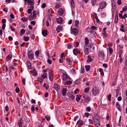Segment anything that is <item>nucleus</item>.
<instances>
[{
	"mask_svg": "<svg viewBox=\"0 0 127 127\" xmlns=\"http://www.w3.org/2000/svg\"><path fill=\"white\" fill-rule=\"evenodd\" d=\"M106 3L105 2L102 1L99 4V7L101 9H104L106 5Z\"/></svg>",
	"mask_w": 127,
	"mask_h": 127,
	"instance_id": "7ed1b4c3",
	"label": "nucleus"
},
{
	"mask_svg": "<svg viewBox=\"0 0 127 127\" xmlns=\"http://www.w3.org/2000/svg\"><path fill=\"white\" fill-rule=\"evenodd\" d=\"M33 17H35L36 16V12L35 11H33Z\"/></svg>",
	"mask_w": 127,
	"mask_h": 127,
	"instance_id": "864d4df0",
	"label": "nucleus"
},
{
	"mask_svg": "<svg viewBox=\"0 0 127 127\" xmlns=\"http://www.w3.org/2000/svg\"><path fill=\"white\" fill-rule=\"evenodd\" d=\"M49 78L50 80L51 81H53V77L52 76V73L49 72L48 74Z\"/></svg>",
	"mask_w": 127,
	"mask_h": 127,
	"instance_id": "9b49d317",
	"label": "nucleus"
},
{
	"mask_svg": "<svg viewBox=\"0 0 127 127\" xmlns=\"http://www.w3.org/2000/svg\"><path fill=\"white\" fill-rule=\"evenodd\" d=\"M38 80L40 82H42L43 81V80L42 78L41 77H39L38 78Z\"/></svg>",
	"mask_w": 127,
	"mask_h": 127,
	"instance_id": "6e6d98bb",
	"label": "nucleus"
},
{
	"mask_svg": "<svg viewBox=\"0 0 127 127\" xmlns=\"http://www.w3.org/2000/svg\"><path fill=\"white\" fill-rule=\"evenodd\" d=\"M29 19V18L28 17L27 18H25V17H23L21 18V20L23 22H25L26 21H27Z\"/></svg>",
	"mask_w": 127,
	"mask_h": 127,
	"instance_id": "bb28decb",
	"label": "nucleus"
},
{
	"mask_svg": "<svg viewBox=\"0 0 127 127\" xmlns=\"http://www.w3.org/2000/svg\"><path fill=\"white\" fill-rule=\"evenodd\" d=\"M122 10L124 11H126L127 10V7L126 6L122 8Z\"/></svg>",
	"mask_w": 127,
	"mask_h": 127,
	"instance_id": "052dcab7",
	"label": "nucleus"
},
{
	"mask_svg": "<svg viewBox=\"0 0 127 127\" xmlns=\"http://www.w3.org/2000/svg\"><path fill=\"white\" fill-rule=\"evenodd\" d=\"M54 88L57 91H59L60 90V87L58 84L55 83L54 84Z\"/></svg>",
	"mask_w": 127,
	"mask_h": 127,
	"instance_id": "0eeeda50",
	"label": "nucleus"
},
{
	"mask_svg": "<svg viewBox=\"0 0 127 127\" xmlns=\"http://www.w3.org/2000/svg\"><path fill=\"white\" fill-rule=\"evenodd\" d=\"M93 120L95 123H99L100 120L99 116L97 115H95L94 117Z\"/></svg>",
	"mask_w": 127,
	"mask_h": 127,
	"instance_id": "20e7f679",
	"label": "nucleus"
},
{
	"mask_svg": "<svg viewBox=\"0 0 127 127\" xmlns=\"http://www.w3.org/2000/svg\"><path fill=\"white\" fill-rule=\"evenodd\" d=\"M12 58V55L9 54L6 58L5 60L8 61Z\"/></svg>",
	"mask_w": 127,
	"mask_h": 127,
	"instance_id": "4be33fe9",
	"label": "nucleus"
},
{
	"mask_svg": "<svg viewBox=\"0 0 127 127\" xmlns=\"http://www.w3.org/2000/svg\"><path fill=\"white\" fill-rule=\"evenodd\" d=\"M80 98V96L79 95H77L76 97V101L77 102L79 101Z\"/></svg>",
	"mask_w": 127,
	"mask_h": 127,
	"instance_id": "c756f323",
	"label": "nucleus"
},
{
	"mask_svg": "<svg viewBox=\"0 0 127 127\" xmlns=\"http://www.w3.org/2000/svg\"><path fill=\"white\" fill-rule=\"evenodd\" d=\"M86 70L87 71H88L90 68V66L89 65H86L85 66Z\"/></svg>",
	"mask_w": 127,
	"mask_h": 127,
	"instance_id": "c9c22d12",
	"label": "nucleus"
},
{
	"mask_svg": "<svg viewBox=\"0 0 127 127\" xmlns=\"http://www.w3.org/2000/svg\"><path fill=\"white\" fill-rule=\"evenodd\" d=\"M31 110L33 112H34L35 111V108H34V106H32L31 107Z\"/></svg>",
	"mask_w": 127,
	"mask_h": 127,
	"instance_id": "69168bd1",
	"label": "nucleus"
},
{
	"mask_svg": "<svg viewBox=\"0 0 127 127\" xmlns=\"http://www.w3.org/2000/svg\"><path fill=\"white\" fill-rule=\"evenodd\" d=\"M39 54V51H35V55L37 58H38V55Z\"/></svg>",
	"mask_w": 127,
	"mask_h": 127,
	"instance_id": "e433bc0d",
	"label": "nucleus"
},
{
	"mask_svg": "<svg viewBox=\"0 0 127 127\" xmlns=\"http://www.w3.org/2000/svg\"><path fill=\"white\" fill-rule=\"evenodd\" d=\"M23 39L25 41H27L29 40V38L28 37L24 36V37Z\"/></svg>",
	"mask_w": 127,
	"mask_h": 127,
	"instance_id": "f704fd0d",
	"label": "nucleus"
},
{
	"mask_svg": "<svg viewBox=\"0 0 127 127\" xmlns=\"http://www.w3.org/2000/svg\"><path fill=\"white\" fill-rule=\"evenodd\" d=\"M72 45L71 44H69L67 45V48L68 49H70L72 47Z\"/></svg>",
	"mask_w": 127,
	"mask_h": 127,
	"instance_id": "13d9d810",
	"label": "nucleus"
},
{
	"mask_svg": "<svg viewBox=\"0 0 127 127\" xmlns=\"http://www.w3.org/2000/svg\"><path fill=\"white\" fill-rule=\"evenodd\" d=\"M96 0H92V3L93 6H94L95 5V4L96 3Z\"/></svg>",
	"mask_w": 127,
	"mask_h": 127,
	"instance_id": "49530a36",
	"label": "nucleus"
},
{
	"mask_svg": "<svg viewBox=\"0 0 127 127\" xmlns=\"http://www.w3.org/2000/svg\"><path fill=\"white\" fill-rule=\"evenodd\" d=\"M108 49L110 52L109 54L111 55L113 52V49L111 47H109L108 48Z\"/></svg>",
	"mask_w": 127,
	"mask_h": 127,
	"instance_id": "58836bf2",
	"label": "nucleus"
},
{
	"mask_svg": "<svg viewBox=\"0 0 127 127\" xmlns=\"http://www.w3.org/2000/svg\"><path fill=\"white\" fill-rule=\"evenodd\" d=\"M25 30L23 29H21L20 31V34L21 35H23L25 33Z\"/></svg>",
	"mask_w": 127,
	"mask_h": 127,
	"instance_id": "c85d7f7f",
	"label": "nucleus"
},
{
	"mask_svg": "<svg viewBox=\"0 0 127 127\" xmlns=\"http://www.w3.org/2000/svg\"><path fill=\"white\" fill-rule=\"evenodd\" d=\"M93 61V60L91 58V57L90 56H88V60H87V62L88 63L92 62Z\"/></svg>",
	"mask_w": 127,
	"mask_h": 127,
	"instance_id": "cd10ccee",
	"label": "nucleus"
},
{
	"mask_svg": "<svg viewBox=\"0 0 127 127\" xmlns=\"http://www.w3.org/2000/svg\"><path fill=\"white\" fill-rule=\"evenodd\" d=\"M71 4L73 7L74 8L75 7L74 2L73 0H71Z\"/></svg>",
	"mask_w": 127,
	"mask_h": 127,
	"instance_id": "473e14b6",
	"label": "nucleus"
},
{
	"mask_svg": "<svg viewBox=\"0 0 127 127\" xmlns=\"http://www.w3.org/2000/svg\"><path fill=\"white\" fill-rule=\"evenodd\" d=\"M31 14L29 16L28 18H29V20L30 21H31V20H32L35 17H33V15H32Z\"/></svg>",
	"mask_w": 127,
	"mask_h": 127,
	"instance_id": "a19ab883",
	"label": "nucleus"
},
{
	"mask_svg": "<svg viewBox=\"0 0 127 127\" xmlns=\"http://www.w3.org/2000/svg\"><path fill=\"white\" fill-rule=\"evenodd\" d=\"M101 15L103 16L104 17L105 16H106V13L105 12L103 11H101Z\"/></svg>",
	"mask_w": 127,
	"mask_h": 127,
	"instance_id": "37998d69",
	"label": "nucleus"
},
{
	"mask_svg": "<svg viewBox=\"0 0 127 127\" xmlns=\"http://www.w3.org/2000/svg\"><path fill=\"white\" fill-rule=\"evenodd\" d=\"M79 22V21L78 20H76L75 21V25L76 27H77L78 25V23Z\"/></svg>",
	"mask_w": 127,
	"mask_h": 127,
	"instance_id": "09e8293b",
	"label": "nucleus"
},
{
	"mask_svg": "<svg viewBox=\"0 0 127 127\" xmlns=\"http://www.w3.org/2000/svg\"><path fill=\"white\" fill-rule=\"evenodd\" d=\"M92 93L94 96L97 95L98 93V88L96 87L93 88L92 90Z\"/></svg>",
	"mask_w": 127,
	"mask_h": 127,
	"instance_id": "f03ea898",
	"label": "nucleus"
},
{
	"mask_svg": "<svg viewBox=\"0 0 127 127\" xmlns=\"http://www.w3.org/2000/svg\"><path fill=\"white\" fill-rule=\"evenodd\" d=\"M83 98L84 99V102H86L88 103L90 100V98L88 96H86L85 95L83 96Z\"/></svg>",
	"mask_w": 127,
	"mask_h": 127,
	"instance_id": "6e6552de",
	"label": "nucleus"
},
{
	"mask_svg": "<svg viewBox=\"0 0 127 127\" xmlns=\"http://www.w3.org/2000/svg\"><path fill=\"white\" fill-rule=\"evenodd\" d=\"M79 92V90L78 89H76L74 91V93L76 94H77Z\"/></svg>",
	"mask_w": 127,
	"mask_h": 127,
	"instance_id": "e2e57ef3",
	"label": "nucleus"
},
{
	"mask_svg": "<svg viewBox=\"0 0 127 127\" xmlns=\"http://www.w3.org/2000/svg\"><path fill=\"white\" fill-rule=\"evenodd\" d=\"M29 5H34V2L33 0H26Z\"/></svg>",
	"mask_w": 127,
	"mask_h": 127,
	"instance_id": "9d476101",
	"label": "nucleus"
},
{
	"mask_svg": "<svg viewBox=\"0 0 127 127\" xmlns=\"http://www.w3.org/2000/svg\"><path fill=\"white\" fill-rule=\"evenodd\" d=\"M47 73H44L43 75L41 76V77L43 78V79H45L47 77Z\"/></svg>",
	"mask_w": 127,
	"mask_h": 127,
	"instance_id": "ea45409f",
	"label": "nucleus"
},
{
	"mask_svg": "<svg viewBox=\"0 0 127 127\" xmlns=\"http://www.w3.org/2000/svg\"><path fill=\"white\" fill-rule=\"evenodd\" d=\"M68 78L67 74L64 73L63 75V79L64 80H66Z\"/></svg>",
	"mask_w": 127,
	"mask_h": 127,
	"instance_id": "4468645a",
	"label": "nucleus"
},
{
	"mask_svg": "<svg viewBox=\"0 0 127 127\" xmlns=\"http://www.w3.org/2000/svg\"><path fill=\"white\" fill-rule=\"evenodd\" d=\"M116 106L119 110L120 111H121V107L119 104V103L118 102L116 103Z\"/></svg>",
	"mask_w": 127,
	"mask_h": 127,
	"instance_id": "a878e982",
	"label": "nucleus"
},
{
	"mask_svg": "<svg viewBox=\"0 0 127 127\" xmlns=\"http://www.w3.org/2000/svg\"><path fill=\"white\" fill-rule=\"evenodd\" d=\"M127 17V14H125L123 16V17L122 18V19H125Z\"/></svg>",
	"mask_w": 127,
	"mask_h": 127,
	"instance_id": "774afa93",
	"label": "nucleus"
},
{
	"mask_svg": "<svg viewBox=\"0 0 127 127\" xmlns=\"http://www.w3.org/2000/svg\"><path fill=\"white\" fill-rule=\"evenodd\" d=\"M89 87L85 88L84 90V92L85 93H87L89 91Z\"/></svg>",
	"mask_w": 127,
	"mask_h": 127,
	"instance_id": "c03bdc74",
	"label": "nucleus"
},
{
	"mask_svg": "<svg viewBox=\"0 0 127 127\" xmlns=\"http://www.w3.org/2000/svg\"><path fill=\"white\" fill-rule=\"evenodd\" d=\"M91 107H87L86 109V111L87 112H89L91 110Z\"/></svg>",
	"mask_w": 127,
	"mask_h": 127,
	"instance_id": "79ce46f5",
	"label": "nucleus"
},
{
	"mask_svg": "<svg viewBox=\"0 0 127 127\" xmlns=\"http://www.w3.org/2000/svg\"><path fill=\"white\" fill-rule=\"evenodd\" d=\"M56 31L57 32H60L62 29V27L61 26H58L56 28Z\"/></svg>",
	"mask_w": 127,
	"mask_h": 127,
	"instance_id": "5701e85b",
	"label": "nucleus"
},
{
	"mask_svg": "<svg viewBox=\"0 0 127 127\" xmlns=\"http://www.w3.org/2000/svg\"><path fill=\"white\" fill-rule=\"evenodd\" d=\"M10 27L11 28V30L12 31H14L15 30V28L10 25Z\"/></svg>",
	"mask_w": 127,
	"mask_h": 127,
	"instance_id": "5fc2aeb1",
	"label": "nucleus"
},
{
	"mask_svg": "<svg viewBox=\"0 0 127 127\" xmlns=\"http://www.w3.org/2000/svg\"><path fill=\"white\" fill-rule=\"evenodd\" d=\"M72 82L71 81L69 80L66 81L65 83V85H68L71 84L72 83Z\"/></svg>",
	"mask_w": 127,
	"mask_h": 127,
	"instance_id": "2f4dec72",
	"label": "nucleus"
},
{
	"mask_svg": "<svg viewBox=\"0 0 127 127\" xmlns=\"http://www.w3.org/2000/svg\"><path fill=\"white\" fill-rule=\"evenodd\" d=\"M118 21V17H115V23H116Z\"/></svg>",
	"mask_w": 127,
	"mask_h": 127,
	"instance_id": "3c124183",
	"label": "nucleus"
},
{
	"mask_svg": "<svg viewBox=\"0 0 127 127\" xmlns=\"http://www.w3.org/2000/svg\"><path fill=\"white\" fill-rule=\"evenodd\" d=\"M23 122L22 119L19 120L18 121V126L19 127H21L22 126Z\"/></svg>",
	"mask_w": 127,
	"mask_h": 127,
	"instance_id": "393cba45",
	"label": "nucleus"
},
{
	"mask_svg": "<svg viewBox=\"0 0 127 127\" xmlns=\"http://www.w3.org/2000/svg\"><path fill=\"white\" fill-rule=\"evenodd\" d=\"M43 86L45 87L46 89V90L48 89L49 88V87L46 84L44 83L43 85Z\"/></svg>",
	"mask_w": 127,
	"mask_h": 127,
	"instance_id": "4c0bfd02",
	"label": "nucleus"
},
{
	"mask_svg": "<svg viewBox=\"0 0 127 127\" xmlns=\"http://www.w3.org/2000/svg\"><path fill=\"white\" fill-rule=\"evenodd\" d=\"M15 90L16 92L17 93H18L20 91L19 89V88L18 87L16 88Z\"/></svg>",
	"mask_w": 127,
	"mask_h": 127,
	"instance_id": "4d7b16f0",
	"label": "nucleus"
},
{
	"mask_svg": "<svg viewBox=\"0 0 127 127\" xmlns=\"http://www.w3.org/2000/svg\"><path fill=\"white\" fill-rule=\"evenodd\" d=\"M63 9L62 8H60L59 9L58 12L59 15L61 16L63 14Z\"/></svg>",
	"mask_w": 127,
	"mask_h": 127,
	"instance_id": "ddd939ff",
	"label": "nucleus"
},
{
	"mask_svg": "<svg viewBox=\"0 0 127 127\" xmlns=\"http://www.w3.org/2000/svg\"><path fill=\"white\" fill-rule=\"evenodd\" d=\"M79 118V116H77L75 117L73 119V121H75Z\"/></svg>",
	"mask_w": 127,
	"mask_h": 127,
	"instance_id": "0e129e2a",
	"label": "nucleus"
},
{
	"mask_svg": "<svg viewBox=\"0 0 127 127\" xmlns=\"http://www.w3.org/2000/svg\"><path fill=\"white\" fill-rule=\"evenodd\" d=\"M33 70L34 73V74H33V75L34 76H37V74L36 72V70L35 68H33Z\"/></svg>",
	"mask_w": 127,
	"mask_h": 127,
	"instance_id": "72a5a7b5",
	"label": "nucleus"
},
{
	"mask_svg": "<svg viewBox=\"0 0 127 127\" xmlns=\"http://www.w3.org/2000/svg\"><path fill=\"white\" fill-rule=\"evenodd\" d=\"M32 10L31 9H28V13L29 14H31Z\"/></svg>",
	"mask_w": 127,
	"mask_h": 127,
	"instance_id": "bf43d9fd",
	"label": "nucleus"
},
{
	"mask_svg": "<svg viewBox=\"0 0 127 127\" xmlns=\"http://www.w3.org/2000/svg\"><path fill=\"white\" fill-rule=\"evenodd\" d=\"M27 64L28 68L29 69H31L32 68L31 62L30 61L27 62Z\"/></svg>",
	"mask_w": 127,
	"mask_h": 127,
	"instance_id": "b1692460",
	"label": "nucleus"
},
{
	"mask_svg": "<svg viewBox=\"0 0 127 127\" xmlns=\"http://www.w3.org/2000/svg\"><path fill=\"white\" fill-rule=\"evenodd\" d=\"M46 6V4L45 3H43L41 5V7L42 8H44Z\"/></svg>",
	"mask_w": 127,
	"mask_h": 127,
	"instance_id": "680f3d73",
	"label": "nucleus"
},
{
	"mask_svg": "<svg viewBox=\"0 0 127 127\" xmlns=\"http://www.w3.org/2000/svg\"><path fill=\"white\" fill-rule=\"evenodd\" d=\"M48 31L46 30H44L42 31V34L44 36H45L48 35Z\"/></svg>",
	"mask_w": 127,
	"mask_h": 127,
	"instance_id": "2eb2a0df",
	"label": "nucleus"
},
{
	"mask_svg": "<svg viewBox=\"0 0 127 127\" xmlns=\"http://www.w3.org/2000/svg\"><path fill=\"white\" fill-rule=\"evenodd\" d=\"M66 91L67 90L65 88H63V89L62 91V94L63 96H64L65 95Z\"/></svg>",
	"mask_w": 127,
	"mask_h": 127,
	"instance_id": "aec40b11",
	"label": "nucleus"
},
{
	"mask_svg": "<svg viewBox=\"0 0 127 127\" xmlns=\"http://www.w3.org/2000/svg\"><path fill=\"white\" fill-rule=\"evenodd\" d=\"M61 58L63 59H65V56L64 55V53H62L61 54Z\"/></svg>",
	"mask_w": 127,
	"mask_h": 127,
	"instance_id": "a18cd8bd",
	"label": "nucleus"
},
{
	"mask_svg": "<svg viewBox=\"0 0 127 127\" xmlns=\"http://www.w3.org/2000/svg\"><path fill=\"white\" fill-rule=\"evenodd\" d=\"M66 62L69 63V64H72V62L71 60L69 59H66Z\"/></svg>",
	"mask_w": 127,
	"mask_h": 127,
	"instance_id": "de8ad7c7",
	"label": "nucleus"
},
{
	"mask_svg": "<svg viewBox=\"0 0 127 127\" xmlns=\"http://www.w3.org/2000/svg\"><path fill=\"white\" fill-rule=\"evenodd\" d=\"M119 62L120 63H121L123 61V58L121 56H119Z\"/></svg>",
	"mask_w": 127,
	"mask_h": 127,
	"instance_id": "8fccbe9b",
	"label": "nucleus"
},
{
	"mask_svg": "<svg viewBox=\"0 0 127 127\" xmlns=\"http://www.w3.org/2000/svg\"><path fill=\"white\" fill-rule=\"evenodd\" d=\"M84 123L83 121L81 120H79L77 122L76 125H82Z\"/></svg>",
	"mask_w": 127,
	"mask_h": 127,
	"instance_id": "a211bd4d",
	"label": "nucleus"
},
{
	"mask_svg": "<svg viewBox=\"0 0 127 127\" xmlns=\"http://www.w3.org/2000/svg\"><path fill=\"white\" fill-rule=\"evenodd\" d=\"M48 63L50 64H52V61L49 59H48L47 60Z\"/></svg>",
	"mask_w": 127,
	"mask_h": 127,
	"instance_id": "338daca9",
	"label": "nucleus"
},
{
	"mask_svg": "<svg viewBox=\"0 0 127 127\" xmlns=\"http://www.w3.org/2000/svg\"><path fill=\"white\" fill-rule=\"evenodd\" d=\"M86 32H89L91 33H93L94 32V31L92 30L90 28L88 27L85 30Z\"/></svg>",
	"mask_w": 127,
	"mask_h": 127,
	"instance_id": "f8f14e48",
	"label": "nucleus"
},
{
	"mask_svg": "<svg viewBox=\"0 0 127 127\" xmlns=\"http://www.w3.org/2000/svg\"><path fill=\"white\" fill-rule=\"evenodd\" d=\"M56 21L58 23H61L63 22V19L62 18L60 17L57 19Z\"/></svg>",
	"mask_w": 127,
	"mask_h": 127,
	"instance_id": "f3484780",
	"label": "nucleus"
},
{
	"mask_svg": "<svg viewBox=\"0 0 127 127\" xmlns=\"http://www.w3.org/2000/svg\"><path fill=\"white\" fill-rule=\"evenodd\" d=\"M99 71L100 73V74L102 75H103L104 73L103 72V69L101 68H99Z\"/></svg>",
	"mask_w": 127,
	"mask_h": 127,
	"instance_id": "7c9ffc66",
	"label": "nucleus"
},
{
	"mask_svg": "<svg viewBox=\"0 0 127 127\" xmlns=\"http://www.w3.org/2000/svg\"><path fill=\"white\" fill-rule=\"evenodd\" d=\"M89 40L87 37H86L85 38V46L87 47L89 43Z\"/></svg>",
	"mask_w": 127,
	"mask_h": 127,
	"instance_id": "412c9836",
	"label": "nucleus"
},
{
	"mask_svg": "<svg viewBox=\"0 0 127 127\" xmlns=\"http://www.w3.org/2000/svg\"><path fill=\"white\" fill-rule=\"evenodd\" d=\"M79 32V31L78 29L76 28H73L71 33L72 34L74 35H77Z\"/></svg>",
	"mask_w": 127,
	"mask_h": 127,
	"instance_id": "39448f33",
	"label": "nucleus"
},
{
	"mask_svg": "<svg viewBox=\"0 0 127 127\" xmlns=\"http://www.w3.org/2000/svg\"><path fill=\"white\" fill-rule=\"evenodd\" d=\"M98 55L99 57L102 58H104V53L103 51H99Z\"/></svg>",
	"mask_w": 127,
	"mask_h": 127,
	"instance_id": "1a4fd4ad",
	"label": "nucleus"
},
{
	"mask_svg": "<svg viewBox=\"0 0 127 127\" xmlns=\"http://www.w3.org/2000/svg\"><path fill=\"white\" fill-rule=\"evenodd\" d=\"M73 52L74 54L75 55H76L78 54H79L80 53V51L77 48L74 49Z\"/></svg>",
	"mask_w": 127,
	"mask_h": 127,
	"instance_id": "423d86ee",
	"label": "nucleus"
},
{
	"mask_svg": "<svg viewBox=\"0 0 127 127\" xmlns=\"http://www.w3.org/2000/svg\"><path fill=\"white\" fill-rule=\"evenodd\" d=\"M106 29V28H104L102 30V34L104 35V36L105 37H106L107 36L105 31Z\"/></svg>",
	"mask_w": 127,
	"mask_h": 127,
	"instance_id": "6ab92c4d",
	"label": "nucleus"
},
{
	"mask_svg": "<svg viewBox=\"0 0 127 127\" xmlns=\"http://www.w3.org/2000/svg\"><path fill=\"white\" fill-rule=\"evenodd\" d=\"M84 50V52L86 54L88 55L89 54L90 52V51L88 48L87 47H85Z\"/></svg>",
	"mask_w": 127,
	"mask_h": 127,
	"instance_id": "dca6fc26",
	"label": "nucleus"
},
{
	"mask_svg": "<svg viewBox=\"0 0 127 127\" xmlns=\"http://www.w3.org/2000/svg\"><path fill=\"white\" fill-rule=\"evenodd\" d=\"M34 53L31 51H29L28 52V58L30 60L34 58Z\"/></svg>",
	"mask_w": 127,
	"mask_h": 127,
	"instance_id": "f257e3e1",
	"label": "nucleus"
},
{
	"mask_svg": "<svg viewBox=\"0 0 127 127\" xmlns=\"http://www.w3.org/2000/svg\"><path fill=\"white\" fill-rule=\"evenodd\" d=\"M60 6V3H56L55 5V7L57 8H58Z\"/></svg>",
	"mask_w": 127,
	"mask_h": 127,
	"instance_id": "603ef678",
	"label": "nucleus"
}]
</instances>
